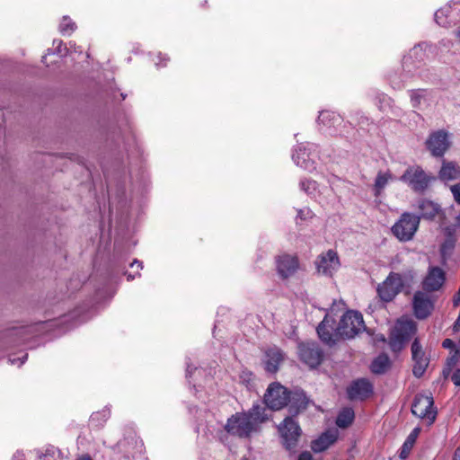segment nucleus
I'll list each match as a JSON object with an SVG mask.
<instances>
[{"label":"nucleus","instance_id":"1","mask_svg":"<svg viewBox=\"0 0 460 460\" xmlns=\"http://www.w3.org/2000/svg\"><path fill=\"white\" fill-rule=\"evenodd\" d=\"M268 420L266 408L256 404L246 412H236L229 417L225 430L241 438H247L261 430V425Z\"/></svg>","mask_w":460,"mask_h":460},{"label":"nucleus","instance_id":"2","mask_svg":"<svg viewBox=\"0 0 460 460\" xmlns=\"http://www.w3.org/2000/svg\"><path fill=\"white\" fill-rule=\"evenodd\" d=\"M416 273L412 269H407L401 273L390 272L386 279L377 286L378 297L383 302H391L404 287H411Z\"/></svg>","mask_w":460,"mask_h":460},{"label":"nucleus","instance_id":"3","mask_svg":"<svg viewBox=\"0 0 460 460\" xmlns=\"http://www.w3.org/2000/svg\"><path fill=\"white\" fill-rule=\"evenodd\" d=\"M365 329L363 316L359 312L349 310L341 318L335 330L339 339H352Z\"/></svg>","mask_w":460,"mask_h":460},{"label":"nucleus","instance_id":"4","mask_svg":"<svg viewBox=\"0 0 460 460\" xmlns=\"http://www.w3.org/2000/svg\"><path fill=\"white\" fill-rule=\"evenodd\" d=\"M420 217L411 213L404 212L392 226L393 234L401 242L411 241L420 226Z\"/></svg>","mask_w":460,"mask_h":460},{"label":"nucleus","instance_id":"5","mask_svg":"<svg viewBox=\"0 0 460 460\" xmlns=\"http://www.w3.org/2000/svg\"><path fill=\"white\" fill-rule=\"evenodd\" d=\"M297 349L299 359L310 368H316L322 364L324 352L316 342H301Z\"/></svg>","mask_w":460,"mask_h":460},{"label":"nucleus","instance_id":"6","mask_svg":"<svg viewBox=\"0 0 460 460\" xmlns=\"http://www.w3.org/2000/svg\"><path fill=\"white\" fill-rule=\"evenodd\" d=\"M279 431L282 438V444L288 450L294 449L301 435V429L290 416H287L279 426Z\"/></svg>","mask_w":460,"mask_h":460},{"label":"nucleus","instance_id":"7","mask_svg":"<svg viewBox=\"0 0 460 460\" xmlns=\"http://www.w3.org/2000/svg\"><path fill=\"white\" fill-rule=\"evenodd\" d=\"M289 392L279 384H272L264 394V402L268 408L278 411L288 405Z\"/></svg>","mask_w":460,"mask_h":460},{"label":"nucleus","instance_id":"8","mask_svg":"<svg viewBox=\"0 0 460 460\" xmlns=\"http://www.w3.org/2000/svg\"><path fill=\"white\" fill-rule=\"evenodd\" d=\"M434 401L432 396L419 394L415 396L411 412L418 418L429 420V424L436 419L437 411L433 409Z\"/></svg>","mask_w":460,"mask_h":460},{"label":"nucleus","instance_id":"9","mask_svg":"<svg viewBox=\"0 0 460 460\" xmlns=\"http://www.w3.org/2000/svg\"><path fill=\"white\" fill-rule=\"evenodd\" d=\"M432 179L419 166L408 168L401 176V181L407 182L416 192L424 191Z\"/></svg>","mask_w":460,"mask_h":460},{"label":"nucleus","instance_id":"10","mask_svg":"<svg viewBox=\"0 0 460 460\" xmlns=\"http://www.w3.org/2000/svg\"><path fill=\"white\" fill-rule=\"evenodd\" d=\"M426 146L433 156H443L450 146L447 133L444 130L431 133L426 141Z\"/></svg>","mask_w":460,"mask_h":460},{"label":"nucleus","instance_id":"11","mask_svg":"<svg viewBox=\"0 0 460 460\" xmlns=\"http://www.w3.org/2000/svg\"><path fill=\"white\" fill-rule=\"evenodd\" d=\"M412 305L415 316L420 320L428 318L434 308L429 296L421 291L414 294Z\"/></svg>","mask_w":460,"mask_h":460},{"label":"nucleus","instance_id":"12","mask_svg":"<svg viewBox=\"0 0 460 460\" xmlns=\"http://www.w3.org/2000/svg\"><path fill=\"white\" fill-rule=\"evenodd\" d=\"M276 265L279 275L282 279H288L296 272L299 261L295 255L282 254L276 258Z\"/></svg>","mask_w":460,"mask_h":460},{"label":"nucleus","instance_id":"13","mask_svg":"<svg viewBox=\"0 0 460 460\" xmlns=\"http://www.w3.org/2000/svg\"><path fill=\"white\" fill-rule=\"evenodd\" d=\"M118 446L125 452L134 456L136 453L142 452L144 444L137 436L136 431L132 428H128L125 430L123 439L118 443Z\"/></svg>","mask_w":460,"mask_h":460},{"label":"nucleus","instance_id":"14","mask_svg":"<svg viewBox=\"0 0 460 460\" xmlns=\"http://www.w3.org/2000/svg\"><path fill=\"white\" fill-rule=\"evenodd\" d=\"M411 356L414 361L413 375L416 377H420L425 373L429 365V359L425 357L421 345L418 339H415L411 344Z\"/></svg>","mask_w":460,"mask_h":460},{"label":"nucleus","instance_id":"15","mask_svg":"<svg viewBox=\"0 0 460 460\" xmlns=\"http://www.w3.org/2000/svg\"><path fill=\"white\" fill-rule=\"evenodd\" d=\"M315 264L319 273L332 275V270L337 269L340 265L337 252L333 250H329L326 253L317 258Z\"/></svg>","mask_w":460,"mask_h":460},{"label":"nucleus","instance_id":"16","mask_svg":"<svg viewBox=\"0 0 460 460\" xmlns=\"http://www.w3.org/2000/svg\"><path fill=\"white\" fill-rule=\"evenodd\" d=\"M350 400H365L373 393V385L367 379L354 381L347 389Z\"/></svg>","mask_w":460,"mask_h":460},{"label":"nucleus","instance_id":"17","mask_svg":"<svg viewBox=\"0 0 460 460\" xmlns=\"http://www.w3.org/2000/svg\"><path fill=\"white\" fill-rule=\"evenodd\" d=\"M445 279L444 270L439 267H432L423 280V288L427 291H437L444 284Z\"/></svg>","mask_w":460,"mask_h":460},{"label":"nucleus","instance_id":"18","mask_svg":"<svg viewBox=\"0 0 460 460\" xmlns=\"http://www.w3.org/2000/svg\"><path fill=\"white\" fill-rule=\"evenodd\" d=\"M334 323V320L332 318H330L329 315H325L323 320L319 323L317 326L316 332L320 338V340L329 345L333 346L339 337L335 336V333L333 334L332 331L333 330L332 324Z\"/></svg>","mask_w":460,"mask_h":460},{"label":"nucleus","instance_id":"19","mask_svg":"<svg viewBox=\"0 0 460 460\" xmlns=\"http://www.w3.org/2000/svg\"><path fill=\"white\" fill-rule=\"evenodd\" d=\"M264 366L269 373H276L280 363L284 360V353L279 348H270L265 352Z\"/></svg>","mask_w":460,"mask_h":460},{"label":"nucleus","instance_id":"20","mask_svg":"<svg viewBox=\"0 0 460 460\" xmlns=\"http://www.w3.org/2000/svg\"><path fill=\"white\" fill-rule=\"evenodd\" d=\"M417 326L414 321L410 319L399 320L393 332L408 341L416 332Z\"/></svg>","mask_w":460,"mask_h":460},{"label":"nucleus","instance_id":"21","mask_svg":"<svg viewBox=\"0 0 460 460\" xmlns=\"http://www.w3.org/2000/svg\"><path fill=\"white\" fill-rule=\"evenodd\" d=\"M418 209L420 211V218L433 220L440 212V207L437 203L428 199H420L418 202Z\"/></svg>","mask_w":460,"mask_h":460},{"label":"nucleus","instance_id":"22","mask_svg":"<svg viewBox=\"0 0 460 460\" xmlns=\"http://www.w3.org/2000/svg\"><path fill=\"white\" fill-rule=\"evenodd\" d=\"M460 177V166L455 162L443 161L439 178L444 181L456 180Z\"/></svg>","mask_w":460,"mask_h":460},{"label":"nucleus","instance_id":"23","mask_svg":"<svg viewBox=\"0 0 460 460\" xmlns=\"http://www.w3.org/2000/svg\"><path fill=\"white\" fill-rule=\"evenodd\" d=\"M288 403L289 411L292 414H297L300 410L305 409L308 403V401L305 397V394L302 392H296L292 394H289Z\"/></svg>","mask_w":460,"mask_h":460},{"label":"nucleus","instance_id":"24","mask_svg":"<svg viewBox=\"0 0 460 460\" xmlns=\"http://www.w3.org/2000/svg\"><path fill=\"white\" fill-rule=\"evenodd\" d=\"M336 440V436L332 433H323L317 439L313 441L311 448L315 453L326 450Z\"/></svg>","mask_w":460,"mask_h":460},{"label":"nucleus","instance_id":"25","mask_svg":"<svg viewBox=\"0 0 460 460\" xmlns=\"http://www.w3.org/2000/svg\"><path fill=\"white\" fill-rule=\"evenodd\" d=\"M391 366V361L387 354L381 353L371 363V371L374 374H384Z\"/></svg>","mask_w":460,"mask_h":460},{"label":"nucleus","instance_id":"26","mask_svg":"<svg viewBox=\"0 0 460 460\" xmlns=\"http://www.w3.org/2000/svg\"><path fill=\"white\" fill-rule=\"evenodd\" d=\"M420 433V428L417 427V428H414L411 430V432L408 435L406 440L404 441V443L402 444V446L401 447V452L399 455L401 459H405L408 457Z\"/></svg>","mask_w":460,"mask_h":460},{"label":"nucleus","instance_id":"27","mask_svg":"<svg viewBox=\"0 0 460 460\" xmlns=\"http://www.w3.org/2000/svg\"><path fill=\"white\" fill-rule=\"evenodd\" d=\"M355 417L354 411L351 408H344L337 416L336 425L339 428H348L353 421Z\"/></svg>","mask_w":460,"mask_h":460},{"label":"nucleus","instance_id":"28","mask_svg":"<svg viewBox=\"0 0 460 460\" xmlns=\"http://www.w3.org/2000/svg\"><path fill=\"white\" fill-rule=\"evenodd\" d=\"M409 94L411 106L419 109L427 101L428 92L425 89H416L409 91Z\"/></svg>","mask_w":460,"mask_h":460},{"label":"nucleus","instance_id":"29","mask_svg":"<svg viewBox=\"0 0 460 460\" xmlns=\"http://www.w3.org/2000/svg\"><path fill=\"white\" fill-rule=\"evenodd\" d=\"M393 175L390 172H379L376 175V181H375V190L376 195H379L380 192L385 189L386 184L390 180H392Z\"/></svg>","mask_w":460,"mask_h":460},{"label":"nucleus","instance_id":"30","mask_svg":"<svg viewBox=\"0 0 460 460\" xmlns=\"http://www.w3.org/2000/svg\"><path fill=\"white\" fill-rule=\"evenodd\" d=\"M341 118L339 115L332 111H322L318 116V121L324 126L331 127L334 125L336 121H340Z\"/></svg>","mask_w":460,"mask_h":460},{"label":"nucleus","instance_id":"31","mask_svg":"<svg viewBox=\"0 0 460 460\" xmlns=\"http://www.w3.org/2000/svg\"><path fill=\"white\" fill-rule=\"evenodd\" d=\"M406 342L407 341L403 340V338L399 337L393 332H391L388 344L393 352H400L403 349Z\"/></svg>","mask_w":460,"mask_h":460},{"label":"nucleus","instance_id":"32","mask_svg":"<svg viewBox=\"0 0 460 460\" xmlns=\"http://www.w3.org/2000/svg\"><path fill=\"white\" fill-rule=\"evenodd\" d=\"M434 48L427 43H420L411 49V56H429L433 55Z\"/></svg>","mask_w":460,"mask_h":460},{"label":"nucleus","instance_id":"33","mask_svg":"<svg viewBox=\"0 0 460 460\" xmlns=\"http://www.w3.org/2000/svg\"><path fill=\"white\" fill-rule=\"evenodd\" d=\"M75 28V23L68 16L63 17L59 25L61 33L70 35Z\"/></svg>","mask_w":460,"mask_h":460},{"label":"nucleus","instance_id":"34","mask_svg":"<svg viewBox=\"0 0 460 460\" xmlns=\"http://www.w3.org/2000/svg\"><path fill=\"white\" fill-rule=\"evenodd\" d=\"M68 53L70 56L85 55L87 58H89L90 56V54L87 51H84V49L81 47H76L75 44H70Z\"/></svg>","mask_w":460,"mask_h":460},{"label":"nucleus","instance_id":"35","mask_svg":"<svg viewBox=\"0 0 460 460\" xmlns=\"http://www.w3.org/2000/svg\"><path fill=\"white\" fill-rule=\"evenodd\" d=\"M450 190L453 193L455 200L460 204V182L451 186Z\"/></svg>","mask_w":460,"mask_h":460},{"label":"nucleus","instance_id":"36","mask_svg":"<svg viewBox=\"0 0 460 460\" xmlns=\"http://www.w3.org/2000/svg\"><path fill=\"white\" fill-rule=\"evenodd\" d=\"M314 185H315V182L314 181H302L300 182V186L301 188L305 191V192H309L311 189H314Z\"/></svg>","mask_w":460,"mask_h":460},{"label":"nucleus","instance_id":"37","mask_svg":"<svg viewBox=\"0 0 460 460\" xmlns=\"http://www.w3.org/2000/svg\"><path fill=\"white\" fill-rule=\"evenodd\" d=\"M451 380L453 381V383L456 385V386H460V369H456L452 376H451Z\"/></svg>","mask_w":460,"mask_h":460},{"label":"nucleus","instance_id":"38","mask_svg":"<svg viewBox=\"0 0 460 460\" xmlns=\"http://www.w3.org/2000/svg\"><path fill=\"white\" fill-rule=\"evenodd\" d=\"M460 356V348L455 349L454 355L448 359L449 365H454L457 362L458 358Z\"/></svg>","mask_w":460,"mask_h":460},{"label":"nucleus","instance_id":"39","mask_svg":"<svg viewBox=\"0 0 460 460\" xmlns=\"http://www.w3.org/2000/svg\"><path fill=\"white\" fill-rule=\"evenodd\" d=\"M442 346L445 349H453L456 347L455 342L451 339L444 340L442 342Z\"/></svg>","mask_w":460,"mask_h":460},{"label":"nucleus","instance_id":"40","mask_svg":"<svg viewBox=\"0 0 460 460\" xmlns=\"http://www.w3.org/2000/svg\"><path fill=\"white\" fill-rule=\"evenodd\" d=\"M297 460H312V456L309 452H303L299 455Z\"/></svg>","mask_w":460,"mask_h":460},{"label":"nucleus","instance_id":"41","mask_svg":"<svg viewBox=\"0 0 460 460\" xmlns=\"http://www.w3.org/2000/svg\"><path fill=\"white\" fill-rule=\"evenodd\" d=\"M453 460H460V446L455 450Z\"/></svg>","mask_w":460,"mask_h":460},{"label":"nucleus","instance_id":"42","mask_svg":"<svg viewBox=\"0 0 460 460\" xmlns=\"http://www.w3.org/2000/svg\"><path fill=\"white\" fill-rule=\"evenodd\" d=\"M294 159L295 161L296 162V164L300 166H304L305 169H309L308 165L307 164H300V162L298 161L299 159V155L297 154L296 156L294 155Z\"/></svg>","mask_w":460,"mask_h":460},{"label":"nucleus","instance_id":"43","mask_svg":"<svg viewBox=\"0 0 460 460\" xmlns=\"http://www.w3.org/2000/svg\"><path fill=\"white\" fill-rule=\"evenodd\" d=\"M135 265L137 266V268H140L142 269L143 268V265H142V262L137 261V260H135L131 264L130 266L133 268Z\"/></svg>","mask_w":460,"mask_h":460},{"label":"nucleus","instance_id":"44","mask_svg":"<svg viewBox=\"0 0 460 460\" xmlns=\"http://www.w3.org/2000/svg\"><path fill=\"white\" fill-rule=\"evenodd\" d=\"M385 101H386V97H385V95H382V99L380 98V100H379V102H380L379 109H380L381 111H383V110H384V108H383V102H385Z\"/></svg>","mask_w":460,"mask_h":460},{"label":"nucleus","instance_id":"45","mask_svg":"<svg viewBox=\"0 0 460 460\" xmlns=\"http://www.w3.org/2000/svg\"><path fill=\"white\" fill-rule=\"evenodd\" d=\"M376 341H382V342H385L386 341V340H385V336L383 334L377 335L376 336Z\"/></svg>","mask_w":460,"mask_h":460},{"label":"nucleus","instance_id":"46","mask_svg":"<svg viewBox=\"0 0 460 460\" xmlns=\"http://www.w3.org/2000/svg\"><path fill=\"white\" fill-rule=\"evenodd\" d=\"M77 460H92V458L86 455L79 457Z\"/></svg>","mask_w":460,"mask_h":460},{"label":"nucleus","instance_id":"47","mask_svg":"<svg viewBox=\"0 0 460 460\" xmlns=\"http://www.w3.org/2000/svg\"><path fill=\"white\" fill-rule=\"evenodd\" d=\"M456 37L460 40V27L455 32Z\"/></svg>","mask_w":460,"mask_h":460},{"label":"nucleus","instance_id":"48","mask_svg":"<svg viewBox=\"0 0 460 460\" xmlns=\"http://www.w3.org/2000/svg\"><path fill=\"white\" fill-rule=\"evenodd\" d=\"M134 278H135V276H133L132 274H130V273L127 274L128 280H133Z\"/></svg>","mask_w":460,"mask_h":460},{"label":"nucleus","instance_id":"49","mask_svg":"<svg viewBox=\"0 0 460 460\" xmlns=\"http://www.w3.org/2000/svg\"><path fill=\"white\" fill-rule=\"evenodd\" d=\"M438 17H439V12H437V13H435V20H436V22H437L438 24H440V22H438Z\"/></svg>","mask_w":460,"mask_h":460},{"label":"nucleus","instance_id":"50","mask_svg":"<svg viewBox=\"0 0 460 460\" xmlns=\"http://www.w3.org/2000/svg\"><path fill=\"white\" fill-rule=\"evenodd\" d=\"M456 222H457V225L460 226V212H459V215L456 217Z\"/></svg>","mask_w":460,"mask_h":460},{"label":"nucleus","instance_id":"51","mask_svg":"<svg viewBox=\"0 0 460 460\" xmlns=\"http://www.w3.org/2000/svg\"><path fill=\"white\" fill-rule=\"evenodd\" d=\"M98 414H99L98 412H97V413L93 414V415L91 416L92 420H93L95 419V417H96Z\"/></svg>","mask_w":460,"mask_h":460}]
</instances>
